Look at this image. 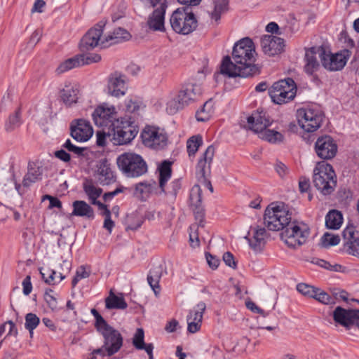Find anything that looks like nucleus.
Returning <instances> with one entry per match:
<instances>
[{
    "label": "nucleus",
    "instance_id": "39",
    "mask_svg": "<svg viewBox=\"0 0 359 359\" xmlns=\"http://www.w3.org/2000/svg\"><path fill=\"white\" fill-rule=\"evenodd\" d=\"M214 11L211 12L210 16L212 20L218 22L221 15L228 10V0H214Z\"/></svg>",
    "mask_w": 359,
    "mask_h": 359
},
{
    "label": "nucleus",
    "instance_id": "26",
    "mask_svg": "<svg viewBox=\"0 0 359 359\" xmlns=\"http://www.w3.org/2000/svg\"><path fill=\"white\" fill-rule=\"evenodd\" d=\"M79 89L76 84L68 83L60 92V97L66 107H70L77 103Z\"/></svg>",
    "mask_w": 359,
    "mask_h": 359
},
{
    "label": "nucleus",
    "instance_id": "43",
    "mask_svg": "<svg viewBox=\"0 0 359 359\" xmlns=\"http://www.w3.org/2000/svg\"><path fill=\"white\" fill-rule=\"evenodd\" d=\"M25 318V327L29 331L30 337H32L34 330L40 323V318L33 313H27Z\"/></svg>",
    "mask_w": 359,
    "mask_h": 359
},
{
    "label": "nucleus",
    "instance_id": "49",
    "mask_svg": "<svg viewBox=\"0 0 359 359\" xmlns=\"http://www.w3.org/2000/svg\"><path fill=\"white\" fill-rule=\"evenodd\" d=\"M96 135L97 144L100 147H104L106 145L107 138H109V140L111 138V128H102V131H97Z\"/></svg>",
    "mask_w": 359,
    "mask_h": 359
},
{
    "label": "nucleus",
    "instance_id": "31",
    "mask_svg": "<svg viewBox=\"0 0 359 359\" xmlns=\"http://www.w3.org/2000/svg\"><path fill=\"white\" fill-rule=\"evenodd\" d=\"M266 231L264 228L259 227L255 229L253 237L249 238L248 236L245 239L248 240L250 248L255 252H260L265 245V238Z\"/></svg>",
    "mask_w": 359,
    "mask_h": 359
},
{
    "label": "nucleus",
    "instance_id": "22",
    "mask_svg": "<svg viewBox=\"0 0 359 359\" xmlns=\"http://www.w3.org/2000/svg\"><path fill=\"white\" fill-rule=\"evenodd\" d=\"M260 42L263 52L269 56L280 54L283 50L284 40L280 37L265 35Z\"/></svg>",
    "mask_w": 359,
    "mask_h": 359
},
{
    "label": "nucleus",
    "instance_id": "18",
    "mask_svg": "<svg viewBox=\"0 0 359 359\" xmlns=\"http://www.w3.org/2000/svg\"><path fill=\"white\" fill-rule=\"evenodd\" d=\"M71 136L77 142H86L93 134L90 122L84 119L74 120L70 125Z\"/></svg>",
    "mask_w": 359,
    "mask_h": 359
},
{
    "label": "nucleus",
    "instance_id": "25",
    "mask_svg": "<svg viewBox=\"0 0 359 359\" xmlns=\"http://www.w3.org/2000/svg\"><path fill=\"white\" fill-rule=\"evenodd\" d=\"M126 90L125 76L117 72L112 74L109 78L108 94L118 97L125 95Z\"/></svg>",
    "mask_w": 359,
    "mask_h": 359
},
{
    "label": "nucleus",
    "instance_id": "19",
    "mask_svg": "<svg viewBox=\"0 0 359 359\" xmlns=\"http://www.w3.org/2000/svg\"><path fill=\"white\" fill-rule=\"evenodd\" d=\"M355 227L347 226L342 232L344 250L349 255L359 257V236Z\"/></svg>",
    "mask_w": 359,
    "mask_h": 359
},
{
    "label": "nucleus",
    "instance_id": "57",
    "mask_svg": "<svg viewBox=\"0 0 359 359\" xmlns=\"http://www.w3.org/2000/svg\"><path fill=\"white\" fill-rule=\"evenodd\" d=\"M223 261L226 264V265L231 267L233 269H236L237 266L236 262L235 261L234 257L233 254L230 252H226L223 255Z\"/></svg>",
    "mask_w": 359,
    "mask_h": 359
},
{
    "label": "nucleus",
    "instance_id": "54",
    "mask_svg": "<svg viewBox=\"0 0 359 359\" xmlns=\"http://www.w3.org/2000/svg\"><path fill=\"white\" fill-rule=\"evenodd\" d=\"M97 173L99 175L104 177L105 180H111L113 177V172L109 165L102 163L98 167Z\"/></svg>",
    "mask_w": 359,
    "mask_h": 359
},
{
    "label": "nucleus",
    "instance_id": "37",
    "mask_svg": "<svg viewBox=\"0 0 359 359\" xmlns=\"http://www.w3.org/2000/svg\"><path fill=\"white\" fill-rule=\"evenodd\" d=\"M159 170V187L164 192V187L166 182L171 177L172 169L171 163L168 161H164L158 168Z\"/></svg>",
    "mask_w": 359,
    "mask_h": 359
},
{
    "label": "nucleus",
    "instance_id": "33",
    "mask_svg": "<svg viewBox=\"0 0 359 359\" xmlns=\"http://www.w3.org/2000/svg\"><path fill=\"white\" fill-rule=\"evenodd\" d=\"M105 306L107 309H125L128 304L122 294L117 296L111 290L109 296L105 299Z\"/></svg>",
    "mask_w": 359,
    "mask_h": 359
},
{
    "label": "nucleus",
    "instance_id": "40",
    "mask_svg": "<svg viewBox=\"0 0 359 359\" xmlns=\"http://www.w3.org/2000/svg\"><path fill=\"white\" fill-rule=\"evenodd\" d=\"M260 137L271 143H280L283 141V135L276 130H267L266 128L260 133Z\"/></svg>",
    "mask_w": 359,
    "mask_h": 359
},
{
    "label": "nucleus",
    "instance_id": "12",
    "mask_svg": "<svg viewBox=\"0 0 359 359\" xmlns=\"http://www.w3.org/2000/svg\"><path fill=\"white\" fill-rule=\"evenodd\" d=\"M215 155V148L210 145L203 154L202 157L198 160L196 165V176L198 182L211 193L213 192V187L209 180L210 175V166Z\"/></svg>",
    "mask_w": 359,
    "mask_h": 359
},
{
    "label": "nucleus",
    "instance_id": "2",
    "mask_svg": "<svg viewBox=\"0 0 359 359\" xmlns=\"http://www.w3.org/2000/svg\"><path fill=\"white\" fill-rule=\"evenodd\" d=\"M118 170L127 178H137L148 172V165L140 154L124 152L116 158Z\"/></svg>",
    "mask_w": 359,
    "mask_h": 359
},
{
    "label": "nucleus",
    "instance_id": "17",
    "mask_svg": "<svg viewBox=\"0 0 359 359\" xmlns=\"http://www.w3.org/2000/svg\"><path fill=\"white\" fill-rule=\"evenodd\" d=\"M93 119L96 126L101 128H109L116 123V111L114 107H97L93 114Z\"/></svg>",
    "mask_w": 359,
    "mask_h": 359
},
{
    "label": "nucleus",
    "instance_id": "61",
    "mask_svg": "<svg viewBox=\"0 0 359 359\" xmlns=\"http://www.w3.org/2000/svg\"><path fill=\"white\" fill-rule=\"evenodd\" d=\"M23 293L25 295H29L32 290V285L31 283L30 276H27L22 281Z\"/></svg>",
    "mask_w": 359,
    "mask_h": 359
},
{
    "label": "nucleus",
    "instance_id": "27",
    "mask_svg": "<svg viewBox=\"0 0 359 359\" xmlns=\"http://www.w3.org/2000/svg\"><path fill=\"white\" fill-rule=\"evenodd\" d=\"M130 38V33L125 29L117 27L112 32L107 34L101 41V48H104L109 46L128 40Z\"/></svg>",
    "mask_w": 359,
    "mask_h": 359
},
{
    "label": "nucleus",
    "instance_id": "44",
    "mask_svg": "<svg viewBox=\"0 0 359 359\" xmlns=\"http://www.w3.org/2000/svg\"><path fill=\"white\" fill-rule=\"evenodd\" d=\"M202 143L203 140L201 135H196L190 137L187 142V148L189 155L190 156H194Z\"/></svg>",
    "mask_w": 359,
    "mask_h": 359
},
{
    "label": "nucleus",
    "instance_id": "4",
    "mask_svg": "<svg viewBox=\"0 0 359 359\" xmlns=\"http://www.w3.org/2000/svg\"><path fill=\"white\" fill-rule=\"evenodd\" d=\"M335 173L332 166L324 161L318 163L313 170V182L323 195L332 193L336 187Z\"/></svg>",
    "mask_w": 359,
    "mask_h": 359
},
{
    "label": "nucleus",
    "instance_id": "58",
    "mask_svg": "<svg viewBox=\"0 0 359 359\" xmlns=\"http://www.w3.org/2000/svg\"><path fill=\"white\" fill-rule=\"evenodd\" d=\"M55 156L63 162L67 163L71 160L70 154L64 149H60L55 151Z\"/></svg>",
    "mask_w": 359,
    "mask_h": 359
},
{
    "label": "nucleus",
    "instance_id": "62",
    "mask_svg": "<svg viewBox=\"0 0 359 359\" xmlns=\"http://www.w3.org/2000/svg\"><path fill=\"white\" fill-rule=\"evenodd\" d=\"M44 298L48 306L52 310H55L57 308V299L50 294H48V292H45Z\"/></svg>",
    "mask_w": 359,
    "mask_h": 359
},
{
    "label": "nucleus",
    "instance_id": "38",
    "mask_svg": "<svg viewBox=\"0 0 359 359\" xmlns=\"http://www.w3.org/2000/svg\"><path fill=\"white\" fill-rule=\"evenodd\" d=\"M81 66H82V58L77 55L62 62L56 69V72L58 74H60L73 68Z\"/></svg>",
    "mask_w": 359,
    "mask_h": 359
},
{
    "label": "nucleus",
    "instance_id": "10",
    "mask_svg": "<svg viewBox=\"0 0 359 359\" xmlns=\"http://www.w3.org/2000/svg\"><path fill=\"white\" fill-rule=\"evenodd\" d=\"M310 233L309 226L304 223L291 222L280 233L281 239L290 248H296L305 243Z\"/></svg>",
    "mask_w": 359,
    "mask_h": 359
},
{
    "label": "nucleus",
    "instance_id": "28",
    "mask_svg": "<svg viewBox=\"0 0 359 359\" xmlns=\"http://www.w3.org/2000/svg\"><path fill=\"white\" fill-rule=\"evenodd\" d=\"M322 47H311L306 48L304 55V71L309 75H312L314 72H317L320 68V64L317 60L316 54L320 53V49Z\"/></svg>",
    "mask_w": 359,
    "mask_h": 359
},
{
    "label": "nucleus",
    "instance_id": "21",
    "mask_svg": "<svg viewBox=\"0 0 359 359\" xmlns=\"http://www.w3.org/2000/svg\"><path fill=\"white\" fill-rule=\"evenodd\" d=\"M358 314L359 309H345L337 306L333 311V319L335 323L349 330L352 328L353 320L359 318Z\"/></svg>",
    "mask_w": 359,
    "mask_h": 359
},
{
    "label": "nucleus",
    "instance_id": "13",
    "mask_svg": "<svg viewBox=\"0 0 359 359\" xmlns=\"http://www.w3.org/2000/svg\"><path fill=\"white\" fill-rule=\"evenodd\" d=\"M298 123L308 133L318 130L323 122L322 112L313 109H301L297 111Z\"/></svg>",
    "mask_w": 359,
    "mask_h": 359
},
{
    "label": "nucleus",
    "instance_id": "63",
    "mask_svg": "<svg viewBox=\"0 0 359 359\" xmlns=\"http://www.w3.org/2000/svg\"><path fill=\"white\" fill-rule=\"evenodd\" d=\"M140 109V106L135 102H133L131 100L126 102V109L128 113H135L138 111Z\"/></svg>",
    "mask_w": 359,
    "mask_h": 359
},
{
    "label": "nucleus",
    "instance_id": "15",
    "mask_svg": "<svg viewBox=\"0 0 359 359\" xmlns=\"http://www.w3.org/2000/svg\"><path fill=\"white\" fill-rule=\"evenodd\" d=\"M104 26L105 22L100 21L86 33L79 43L81 51L87 52L97 46H100L101 47V41L103 40L101 36L103 33Z\"/></svg>",
    "mask_w": 359,
    "mask_h": 359
},
{
    "label": "nucleus",
    "instance_id": "56",
    "mask_svg": "<svg viewBox=\"0 0 359 359\" xmlns=\"http://www.w3.org/2000/svg\"><path fill=\"white\" fill-rule=\"evenodd\" d=\"M245 305H246V307L248 309H250L251 311L256 313H259V314L262 315L264 317L267 316L269 314L267 312H265L263 309L258 307L255 304V303L252 301L246 302Z\"/></svg>",
    "mask_w": 359,
    "mask_h": 359
},
{
    "label": "nucleus",
    "instance_id": "45",
    "mask_svg": "<svg viewBox=\"0 0 359 359\" xmlns=\"http://www.w3.org/2000/svg\"><path fill=\"white\" fill-rule=\"evenodd\" d=\"M210 104L211 103L208 101L204 103L201 110L196 111V118L197 121L204 122L209 120L210 114L212 112L211 107H209Z\"/></svg>",
    "mask_w": 359,
    "mask_h": 359
},
{
    "label": "nucleus",
    "instance_id": "51",
    "mask_svg": "<svg viewBox=\"0 0 359 359\" xmlns=\"http://www.w3.org/2000/svg\"><path fill=\"white\" fill-rule=\"evenodd\" d=\"M62 147L69 152L73 153L77 156H83V152L86 150V148L84 147H80L74 145L69 139H67Z\"/></svg>",
    "mask_w": 359,
    "mask_h": 359
},
{
    "label": "nucleus",
    "instance_id": "59",
    "mask_svg": "<svg viewBox=\"0 0 359 359\" xmlns=\"http://www.w3.org/2000/svg\"><path fill=\"white\" fill-rule=\"evenodd\" d=\"M205 257L207 259V262L210 268L212 269H215L218 267L219 264V259L212 256L210 253L206 252Z\"/></svg>",
    "mask_w": 359,
    "mask_h": 359
},
{
    "label": "nucleus",
    "instance_id": "50",
    "mask_svg": "<svg viewBox=\"0 0 359 359\" xmlns=\"http://www.w3.org/2000/svg\"><path fill=\"white\" fill-rule=\"evenodd\" d=\"M297 290L304 296L313 298L314 295H316L317 288L306 283H299Z\"/></svg>",
    "mask_w": 359,
    "mask_h": 359
},
{
    "label": "nucleus",
    "instance_id": "46",
    "mask_svg": "<svg viewBox=\"0 0 359 359\" xmlns=\"http://www.w3.org/2000/svg\"><path fill=\"white\" fill-rule=\"evenodd\" d=\"M99 210L101 211L100 214L104 217L103 227L106 229L109 233H111L112 229L114 226V222L111 219V211L107 205H105V208H99Z\"/></svg>",
    "mask_w": 359,
    "mask_h": 359
},
{
    "label": "nucleus",
    "instance_id": "29",
    "mask_svg": "<svg viewBox=\"0 0 359 359\" xmlns=\"http://www.w3.org/2000/svg\"><path fill=\"white\" fill-rule=\"evenodd\" d=\"M73 211L71 215L93 219L95 213L93 208L84 201H74L72 203Z\"/></svg>",
    "mask_w": 359,
    "mask_h": 359
},
{
    "label": "nucleus",
    "instance_id": "7",
    "mask_svg": "<svg viewBox=\"0 0 359 359\" xmlns=\"http://www.w3.org/2000/svg\"><path fill=\"white\" fill-rule=\"evenodd\" d=\"M98 332L103 337V344L94 349L93 353L102 357H111L120 351L123 344V337L118 330L109 325Z\"/></svg>",
    "mask_w": 359,
    "mask_h": 359
},
{
    "label": "nucleus",
    "instance_id": "48",
    "mask_svg": "<svg viewBox=\"0 0 359 359\" xmlns=\"http://www.w3.org/2000/svg\"><path fill=\"white\" fill-rule=\"evenodd\" d=\"M144 344V330L142 328H138L133 337V345L136 349L139 350L142 349Z\"/></svg>",
    "mask_w": 359,
    "mask_h": 359
},
{
    "label": "nucleus",
    "instance_id": "64",
    "mask_svg": "<svg viewBox=\"0 0 359 359\" xmlns=\"http://www.w3.org/2000/svg\"><path fill=\"white\" fill-rule=\"evenodd\" d=\"M179 325V323L175 319H172L170 321L168 322L165 326V330L168 332H174L177 330V328Z\"/></svg>",
    "mask_w": 359,
    "mask_h": 359
},
{
    "label": "nucleus",
    "instance_id": "16",
    "mask_svg": "<svg viewBox=\"0 0 359 359\" xmlns=\"http://www.w3.org/2000/svg\"><path fill=\"white\" fill-rule=\"evenodd\" d=\"M315 151L320 158L332 159L337 154V145L331 136L323 135L315 143Z\"/></svg>",
    "mask_w": 359,
    "mask_h": 359
},
{
    "label": "nucleus",
    "instance_id": "35",
    "mask_svg": "<svg viewBox=\"0 0 359 359\" xmlns=\"http://www.w3.org/2000/svg\"><path fill=\"white\" fill-rule=\"evenodd\" d=\"M156 182L153 180L140 182L135 184L134 194L143 200L153 191Z\"/></svg>",
    "mask_w": 359,
    "mask_h": 359
},
{
    "label": "nucleus",
    "instance_id": "24",
    "mask_svg": "<svg viewBox=\"0 0 359 359\" xmlns=\"http://www.w3.org/2000/svg\"><path fill=\"white\" fill-rule=\"evenodd\" d=\"M206 309L204 302H199L193 310H191L189 315L187 316V330L191 333H196L201 327L203 319V314Z\"/></svg>",
    "mask_w": 359,
    "mask_h": 359
},
{
    "label": "nucleus",
    "instance_id": "1",
    "mask_svg": "<svg viewBox=\"0 0 359 359\" xmlns=\"http://www.w3.org/2000/svg\"><path fill=\"white\" fill-rule=\"evenodd\" d=\"M255 47L252 40L248 37L236 42L233 48L231 61L225 56L220 65V73L228 77H250L260 73L259 67L255 65Z\"/></svg>",
    "mask_w": 359,
    "mask_h": 359
},
{
    "label": "nucleus",
    "instance_id": "52",
    "mask_svg": "<svg viewBox=\"0 0 359 359\" xmlns=\"http://www.w3.org/2000/svg\"><path fill=\"white\" fill-rule=\"evenodd\" d=\"M91 313L95 318V327L97 332L109 325L95 309H91Z\"/></svg>",
    "mask_w": 359,
    "mask_h": 359
},
{
    "label": "nucleus",
    "instance_id": "6",
    "mask_svg": "<svg viewBox=\"0 0 359 359\" xmlns=\"http://www.w3.org/2000/svg\"><path fill=\"white\" fill-rule=\"evenodd\" d=\"M291 213L283 205H269L264 213V220L266 227L271 231H283L291 223Z\"/></svg>",
    "mask_w": 359,
    "mask_h": 359
},
{
    "label": "nucleus",
    "instance_id": "42",
    "mask_svg": "<svg viewBox=\"0 0 359 359\" xmlns=\"http://www.w3.org/2000/svg\"><path fill=\"white\" fill-rule=\"evenodd\" d=\"M20 124V109H18L13 114L9 116L8 121L5 123V130L9 133L12 132L18 128Z\"/></svg>",
    "mask_w": 359,
    "mask_h": 359
},
{
    "label": "nucleus",
    "instance_id": "8",
    "mask_svg": "<svg viewBox=\"0 0 359 359\" xmlns=\"http://www.w3.org/2000/svg\"><path fill=\"white\" fill-rule=\"evenodd\" d=\"M172 29L178 34H189L198 26L197 20L189 6L175 10L170 19Z\"/></svg>",
    "mask_w": 359,
    "mask_h": 359
},
{
    "label": "nucleus",
    "instance_id": "9",
    "mask_svg": "<svg viewBox=\"0 0 359 359\" xmlns=\"http://www.w3.org/2000/svg\"><path fill=\"white\" fill-rule=\"evenodd\" d=\"M297 86L291 78L280 80L275 82L269 88V94L273 102L283 104L292 100L296 95Z\"/></svg>",
    "mask_w": 359,
    "mask_h": 359
},
{
    "label": "nucleus",
    "instance_id": "32",
    "mask_svg": "<svg viewBox=\"0 0 359 359\" xmlns=\"http://www.w3.org/2000/svg\"><path fill=\"white\" fill-rule=\"evenodd\" d=\"M42 170L34 163H29L28 170L24 176L22 185L24 188H29L30 186L41 179Z\"/></svg>",
    "mask_w": 359,
    "mask_h": 359
},
{
    "label": "nucleus",
    "instance_id": "20",
    "mask_svg": "<svg viewBox=\"0 0 359 359\" xmlns=\"http://www.w3.org/2000/svg\"><path fill=\"white\" fill-rule=\"evenodd\" d=\"M190 201L192 206L195 219L198 222V225L203 226V221L205 217V210L201 205L202 201V190L198 184H195L190 192Z\"/></svg>",
    "mask_w": 359,
    "mask_h": 359
},
{
    "label": "nucleus",
    "instance_id": "34",
    "mask_svg": "<svg viewBox=\"0 0 359 359\" xmlns=\"http://www.w3.org/2000/svg\"><path fill=\"white\" fill-rule=\"evenodd\" d=\"M342 222V214L337 210L329 211L325 217V226L327 229H339Z\"/></svg>",
    "mask_w": 359,
    "mask_h": 359
},
{
    "label": "nucleus",
    "instance_id": "3",
    "mask_svg": "<svg viewBox=\"0 0 359 359\" xmlns=\"http://www.w3.org/2000/svg\"><path fill=\"white\" fill-rule=\"evenodd\" d=\"M201 95L202 88L200 85L195 83L183 85L177 96L168 102L167 113L171 115L176 114L179 110L197 101Z\"/></svg>",
    "mask_w": 359,
    "mask_h": 359
},
{
    "label": "nucleus",
    "instance_id": "41",
    "mask_svg": "<svg viewBox=\"0 0 359 359\" xmlns=\"http://www.w3.org/2000/svg\"><path fill=\"white\" fill-rule=\"evenodd\" d=\"M340 242V237L338 235L325 232L320 238L318 245L323 248H328L337 245Z\"/></svg>",
    "mask_w": 359,
    "mask_h": 359
},
{
    "label": "nucleus",
    "instance_id": "23",
    "mask_svg": "<svg viewBox=\"0 0 359 359\" xmlns=\"http://www.w3.org/2000/svg\"><path fill=\"white\" fill-rule=\"evenodd\" d=\"M248 128L256 133H261L271 123L269 116L266 112L257 110L248 117Z\"/></svg>",
    "mask_w": 359,
    "mask_h": 359
},
{
    "label": "nucleus",
    "instance_id": "60",
    "mask_svg": "<svg viewBox=\"0 0 359 359\" xmlns=\"http://www.w3.org/2000/svg\"><path fill=\"white\" fill-rule=\"evenodd\" d=\"M299 188L301 192H307L310 188V180L306 177H301L299 181Z\"/></svg>",
    "mask_w": 359,
    "mask_h": 359
},
{
    "label": "nucleus",
    "instance_id": "14",
    "mask_svg": "<svg viewBox=\"0 0 359 359\" xmlns=\"http://www.w3.org/2000/svg\"><path fill=\"white\" fill-rule=\"evenodd\" d=\"M143 144L148 147L158 150L167 144L168 137L159 128L147 126L141 133Z\"/></svg>",
    "mask_w": 359,
    "mask_h": 359
},
{
    "label": "nucleus",
    "instance_id": "30",
    "mask_svg": "<svg viewBox=\"0 0 359 359\" xmlns=\"http://www.w3.org/2000/svg\"><path fill=\"white\" fill-rule=\"evenodd\" d=\"M83 187L91 204L96 205L98 209L105 208L106 205L97 200L102 193L101 188L95 187L93 182L90 181L84 182Z\"/></svg>",
    "mask_w": 359,
    "mask_h": 359
},
{
    "label": "nucleus",
    "instance_id": "5",
    "mask_svg": "<svg viewBox=\"0 0 359 359\" xmlns=\"http://www.w3.org/2000/svg\"><path fill=\"white\" fill-rule=\"evenodd\" d=\"M135 118H121L116 121L111 127V138L110 141L115 145H123L130 142L138 133V128L134 125Z\"/></svg>",
    "mask_w": 359,
    "mask_h": 359
},
{
    "label": "nucleus",
    "instance_id": "47",
    "mask_svg": "<svg viewBox=\"0 0 359 359\" xmlns=\"http://www.w3.org/2000/svg\"><path fill=\"white\" fill-rule=\"evenodd\" d=\"M313 299L318 300L319 302L322 304L327 305H332L335 304L334 298L330 296L327 293L321 290L319 288H317L316 295H314Z\"/></svg>",
    "mask_w": 359,
    "mask_h": 359
},
{
    "label": "nucleus",
    "instance_id": "36",
    "mask_svg": "<svg viewBox=\"0 0 359 359\" xmlns=\"http://www.w3.org/2000/svg\"><path fill=\"white\" fill-rule=\"evenodd\" d=\"M162 270L157 266L151 269L147 276V282L156 295L160 292L159 281L161 278Z\"/></svg>",
    "mask_w": 359,
    "mask_h": 359
},
{
    "label": "nucleus",
    "instance_id": "53",
    "mask_svg": "<svg viewBox=\"0 0 359 359\" xmlns=\"http://www.w3.org/2000/svg\"><path fill=\"white\" fill-rule=\"evenodd\" d=\"M89 276L90 271H87L84 266H81L77 269L76 271V275L72 279V287H74L80 280L88 278Z\"/></svg>",
    "mask_w": 359,
    "mask_h": 359
},
{
    "label": "nucleus",
    "instance_id": "55",
    "mask_svg": "<svg viewBox=\"0 0 359 359\" xmlns=\"http://www.w3.org/2000/svg\"><path fill=\"white\" fill-rule=\"evenodd\" d=\"M79 55L82 58V65L97 62L101 60V56L98 54H89L88 55L81 54Z\"/></svg>",
    "mask_w": 359,
    "mask_h": 359
},
{
    "label": "nucleus",
    "instance_id": "11",
    "mask_svg": "<svg viewBox=\"0 0 359 359\" xmlns=\"http://www.w3.org/2000/svg\"><path fill=\"white\" fill-rule=\"evenodd\" d=\"M319 50V57L323 67L330 72L341 70L351 56V51L347 49L336 53L327 52L323 47Z\"/></svg>",
    "mask_w": 359,
    "mask_h": 359
}]
</instances>
